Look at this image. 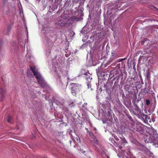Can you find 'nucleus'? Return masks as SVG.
Segmentation results:
<instances>
[{
  "label": "nucleus",
  "instance_id": "423d86ee",
  "mask_svg": "<svg viewBox=\"0 0 158 158\" xmlns=\"http://www.w3.org/2000/svg\"><path fill=\"white\" fill-rule=\"evenodd\" d=\"M146 104L147 105H148L150 104V101L148 100H146Z\"/></svg>",
  "mask_w": 158,
  "mask_h": 158
},
{
  "label": "nucleus",
  "instance_id": "7ed1b4c3",
  "mask_svg": "<svg viewBox=\"0 0 158 158\" xmlns=\"http://www.w3.org/2000/svg\"><path fill=\"white\" fill-rule=\"evenodd\" d=\"M4 98V92L2 88H0V102H2Z\"/></svg>",
  "mask_w": 158,
  "mask_h": 158
},
{
  "label": "nucleus",
  "instance_id": "9d476101",
  "mask_svg": "<svg viewBox=\"0 0 158 158\" xmlns=\"http://www.w3.org/2000/svg\"><path fill=\"white\" fill-rule=\"evenodd\" d=\"M142 44H143V42H142Z\"/></svg>",
  "mask_w": 158,
  "mask_h": 158
},
{
  "label": "nucleus",
  "instance_id": "f257e3e1",
  "mask_svg": "<svg viewBox=\"0 0 158 158\" xmlns=\"http://www.w3.org/2000/svg\"><path fill=\"white\" fill-rule=\"evenodd\" d=\"M31 71L33 72L36 78L38 80V82L40 85L41 87H45L46 83L40 74L38 72L35 66L31 67L30 70L29 69L27 71V75L29 77L33 76L31 74Z\"/></svg>",
  "mask_w": 158,
  "mask_h": 158
},
{
  "label": "nucleus",
  "instance_id": "0eeeda50",
  "mask_svg": "<svg viewBox=\"0 0 158 158\" xmlns=\"http://www.w3.org/2000/svg\"><path fill=\"white\" fill-rule=\"evenodd\" d=\"M3 1L4 2H6L7 1V0H3Z\"/></svg>",
  "mask_w": 158,
  "mask_h": 158
},
{
  "label": "nucleus",
  "instance_id": "6e6552de",
  "mask_svg": "<svg viewBox=\"0 0 158 158\" xmlns=\"http://www.w3.org/2000/svg\"><path fill=\"white\" fill-rule=\"evenodd\" d=\"M153 7L154 8V10H155L156 9V8L155 7Z\"/></svg>",
  "mask_w": 158,
  "mask_h": 158
},
{
  "label": "nucleus",
  "instance_id": "39448f33",
  "mask_svg": "<svg viewBox=\"0 0 158 158\" xmlns=\"http://www.w3.org/2000/svg\"><path fill=\"white\" fill-rule=\"evenodd\" d=\"M58 25L60 26H62V23L61 22V21L60 22H59L58 23Z\"/></svg>",
  "mask_w": 158,
  "mask_h": 158
},
{
  "label": "nucleus",
  "instance_id": "1a4fd4ad",
  "mask_svg": "<svg viewBox=\"0 0 158 158\" xmlns=\"http://www.w3.org/2000/svg\"><path fill=\"white\" fill-rule=\"evenodd\" d=\"M155 146H156V147H158V144H157V146L155 145Z\"/></svg>",
  "mask_w": 158,
  "mask_h": 158
},
{
  "label": "nucleus",
  "instance_id": "20e7f679",
  "mask_svg": "<svg viewBox=\"0 0 158 158\" xmlns=\"http://www.w3.org/2000/svg\"><path fill=\"white\" fill-rule=\"evenodd\" d=\"M11 119V117L10 116H8L7 118V121L8 122H10V119Z\"/></svg>",
  "mask_w": 158,
  "mask_h": 158
},
{
  "label": "nucleus",
  "instance_id": "f03ea898",
  "mask_svg": "<svg viewBox=\"0 0 158 158\" xmlns=\"http://www.w3.org/2000/svg\"><path fill=\"white\" fill-rule=\"evenodd\" d=\"M79 85H78L77 84H72V85H71L72 86V91H71V93H72L73 95H74L76 91L75 89H77L78 88V86Z\"/></svg>",
  "mask_w": 158,
  "mask_h": 158
}]
</instances>
